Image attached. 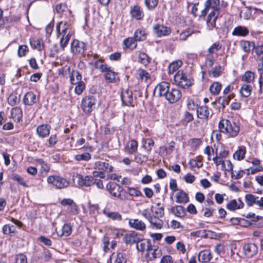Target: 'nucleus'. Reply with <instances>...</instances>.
Masks as SVG:
<instances>
[{"label":"nucleus","mask_w":263,"mask_h":263,"mask_svg":"<svg viewBox=\"0 0 263 263\" xmlns=\"http://www.w3.org/2000/svg\"><path fill=\"white\" fill-rule=\"evenodd\" d=\"M218 127L220 132L228 135L229 137H235L239 132V126L235 123H231L227 119H222L219 123Z\"/></svg>","instance_id":"f257e3e1"},{"label":"nucleus","mask_w":263,"mask_h":263,"mask_svg":"<svg viewBox=\"0 0 263 263\" xmlns=\"http://www.w3.org/2000/svg\"><path fill=\"white\" fill-rule=\"evenodd\" d=\"M106 190L113 196L117 197L121 200H126L128 199L126 192L122 187L115 182H110L106 186Z\"/></svg>","instance_id":"f03ea898"},{"label":"nucleus","mask_w":263,"mask_h":263,"mask_svg":"<svg viewBox=\"0 0 263 263\" xmlns=\"http://www.w3.org/2000/svg\"><path fill=\"white\" fill-rule=\"evenodd\" d=\"M70 82L72 85H77L74 89L75 92L77 95H80L85 89V85L84 82L82 81V76L77 70H72L70 72Z\"/></svg>","instance_id":"7ed1b4c3"},{"label":"nucleus","mask_w":263,"mask_h":263,"mask_svg":"<svg viewBox=\"0 0 263 263\" xmlns=\"http://www.w3.org/2000/svg\"><path fill=\"white\" fill-rule=\"evenodd\" d=\"M174 80L175 84L182 88H187L191 86L194 80L187 76L183 71L179 70L174 76Z\"/></svg>","instance_id":"20e7f679"},{"label":"nucleus","mask_w":263,"mask_h":263,"mask_svg":"<svg viewBox=\"0 0 263 263\" xmlns=\"http://www.w3.org/2000/svg\"><path fill=\"white\" fill-rule=\"evenodd\" d=\"M72 179L74 181H76L78 184L80 186H90L94 184L95 178L91 176H85L76 174L73 175Z\"/></svg>","instance_id":"39448f33"},{"label":"nucleus","mask_w":263,"mask_h":263,"mask_svg":"<svg viewBox=\"0 0 263 263\" xmlns=\"http://www.w3.org/2000/svg\"><path fill=\"white\" fill-rule=\"evenodd\" d=\"M56 32L58 36L73 34L74 33V30L71 25L67 22L63 21H61L57 24Z\"/></svg>","instance_id":"423d86ee"},{"label":"nucleus","mask_w":263,"mask_h":263,"mask_svg":"<svg viewBox=\"0 0 263 263\" xmlns=\"http://www.w3.org/2000/svg\"><path fill=\"white\" fill-rule=\"evenodd\" d=\"M47 182L58 189L66 187L69 184V182L66 179L58 176H49Z\"/></svg>","instance_id":"0eeeda50"},{"label":"nucleus","mask_w":263,"mask_h":263,"mask_svg":"<svg viewBox=\"0 0 263 263\" xmlns=\"http://www.w3.org/2000/svg\"><path fill=\"white\" fill-rule=\"evenodd\" d=\"M220 13L219 7L213 9L208 15L206 24L209 30H213L216 27V21Z\"/></svg>","instance_id":"6e6552de"},{"label":"nucleus","mask_w":263,"mask_h":263,"mask_svg":"<svg viewBox=\"0 0 263 263\" xmlns=\"http://www.w3.org/2000/svg\"><path fill=\"white\" fill-rule=\"evenodd\" d=\"M70 50L74 54H82L86 50V45L83 42L74 40L71 43Z\"/></svg>","instance_id":"1a4fd4ad"},{"label":"nucleus","mask_w":263,"mask_h":263,"mask_svg":"<svg viewBox=\"0 0 263 263\" xmlns=\"http://www.w3.org/2000/svg\"><path fill=\"white\" fill-rule=\"evenodd\" d=\"M96 104L95 99L91 96H87L84 98L82 101V107L86 113L90 112Z\"/></svg>","instance_id":"9d476101"},{"label":"nucleus","mask_w":263,"mask_h":263,"mask_svg":"<svg viewBox=\"0 0 263 263\" xmlns=\"http://www.w3.org/2000/svg\"><path fill=\"white\" fill-rule=\"evenodd\" d=\"M242 250L246 257L251 258L257 253L258 247L254 243H248L244 245Z\"/></svg>","instance_id":"9b49d317"},{"label":"nucleus","mask_w":263,"mask_h":263,"mask_svg":"<svg viewBox=\"0 0 263 263\" xmlns=\"http://www.w3.org/2000/svg\"><path fill=\"white\" fill-rule=\"evenodd\" d=\"M122 103L126 106H134L133 93L129 89H123L121 93Z\"/></svg>","instance_id":"f8f14e48"},{"label":"nucleus","mask_w":263,"mask_h":263,"mask_svg":"<svg viewBox=\"0 0 263 263\" xmlns=\"http://www.w3.org/2000/svg\"><path fill=\"white\" fill-rule=\"evenodd\" d=\"M219 0H207L205 3V8L201 11L200 16L206 15L212 11L213 9H216L219 7Z\"/></svg>","instance_id":"ddd939ff"},{"label":"nucleus","mask_w":263,"mask_h":263,"mask_svg":"<svg viewBox=\"0 0 263 263\" xmlns=\"http://www.w3.org/2000/svg\"><path fill=\"white\" fill-rule=\"evenodd\" d=\"M182 93L180 90L175 88L170 89L165 98L171 103L177 102L181 97Z\"/></svg>","instance_id":"4468645a"},{"label":"nucleus","mask_w":263,"mask_h":263,"mask_svg":"<svg viewBox=\"0 0 263 263\" xmlns=\"http://www.w3.org/2000/svg\"><path fill=\"white\" fill-rule=\"evenodd\" d=\"M153 31L154 33L159 37L168 35L171 32L170 27L159 24H157L153 26Z\"/></svg>","instance_id":"2eb2a0df"},{"label":"nucleus","mask_w":263,"mask_h":263,"mask_svg":"<svg viewBox=\"0 0 263 263\" xmlns=\"http://www.w3.org/2000/svg\"><path fill=\"white\" fill-rule=\"evenodd\" d=\"M95 169L102 170L105 172L110 173L113 171L114 167L110 165L108 161L99 160L94 163Z\"/></svg>","instance_id":"dca6fc26"},{"label":"nucleus","mask_w":263,"mask_h":263,"mask_svg":"<svg viewBox=\"0 0 263 263\" xmlns=\"http://www.w3.org/2000/svg\"><path fill=\"white\" fill-rule=\"evenodd\" d=\"M170 83L166 82H162L155 87L154 92L157 93L159 96L165 97L170 89Z\"/></svg>","instance_id":"f3484780"},{"label":"nucleus","mask_w":263,"mask_h":263,"mask_svg":"<svg viewBox=\"0 0 263 263\" xmlns=\"http://www.w3.org/2000/svg\"><path fill=\"white\" fill-rule=\"evenodd\" d=\"M152 241L151 239H142L138 240L137 242L136 247L137 249L140 252H144L146 251L147 252L152 247Z\"/></svg>","instance_id":"a211bd4d"},{"label":"nucleus","mask_w":263,"mask_h":263,"mask_svg":"<svg viewBox=\"0 0 263 263\" xmlns=\"http://www.w3.org/2000/svg\"><path fill=\"white\" fill-rule=\"evenodd\" d=\"M239 45L241 49L247 54L253 51L255 47V42L248 40H241Z\"/></svg>","instance_id":"6ab92c4d"},{"label":"nucleus","mask_w":263,"mask_h":263,"mask_svg":"<svg viewBox=\"0 0 263 263\" xmlns=\"http://www.w3.org/2000/svg\"><path fill=\"white\" fill-rule=\"evenodd\" d=\"M249 33L248 28L243 26H238L235 27L231 34L233 36L246 37Z\"/></svg>","instance_id":"aec40b11"},{"label":"nucleus","mask_w":263,"mask_h":263,"mask_svg":"<svg viewBox=\"0 0 263 263\" xmlns=\"http://www.w3.org/2000/svg\"><path fill=\"white\" fill-rule=\"evenodd\" d=\"M130 227L136 230L143 231L146 229L144 222L138 219H131L128 221Z\"/></svg>","instance_id":"412c9836"},{"label":"nucleus","mask_w":263,"mask_h":263,"mask_svg":"<svg viewBox=\"0 0 263 263\" xmlns=\"http://www.w3.org/2000/svg\"><path fill=\"white\" fill-rule=\"evenodd\" d=\"M104 73L105 80L108 83H115L118 80V73L114 72L109 67Z\"/></svg>","instance_id":"4be33fe9"},{"label":"nucleus","mask_w":263,"mask_h":263,"mask_svg":"<svg viewBox=\"0 0 263 263\" xmlns=\"http://www.w3.org/2000/svg\"><path fill=\"white\" fill-rule=\"evenodd\" d=\"M110 259V263H126L127 261L126 255L123 252L113 253Z\"/></svg>","instance_id":"5701e85b"},{"label":"nucleus","mask_w":263,"mask_h":263,"mask_svg":"<svg viewBox=\"0 0 263 263\" xmlns=\"http://www.w3.org/2000/svg\"><path fill=\"white\" fill-rule=\"evenodd\" d=\"M56 232L61 237H67L71 234L72 227L70 224H64L61 229H56Z\"/></svg>","instance_id":"b1692460"},{"label":"nucleus","mask_w":263,"mask_h":263,"mask_svg":"<svg viewBox=\"0 0 263 263\" xmlns=\"http://www.w3.org/2000/svg\"><path fill=\"white\" fill-rule=\"evenodd\" d=\"M244 203L240 199H232L230 200L227 205V208L230 211H235L243 208Z\"/></svg>","instance_id":"393cba45"},{"label":"nucleus","mask_w":263,"mask_h":263,"mask_svg":"<svg viewBox=\"0 0 263 263\" xmlns=\"http://www.w3.org/2000/svg\"><path fill=\"white\" fill-rule=\"evenodd\" d=\"M130 13L132 17L136 20H141L144 16V12L142 8L137 5L131 8Z\"/></svg>","instance_id":"a878e982"},{"label":"nucleus","mask_w":263,"mask_h":263,"mask_svg":"<svg viewBox=\"0 0 263 263\" xmlns=\"http://www.w3.org/2000/svg\"><path fill=\"white\" fill-rule=\"evenodd\" d=\"M147 256L149 260H153L161 256V251L158 249V247L152 245L146 253Z\"/></svg>","instance_id":"bb28decb"},{"label":"nucleus","mask_w":263,"mask_h":263,"mask_svg":"<svg viewBox=\"0 0 263 263\" xmlns=\"http://www.w3.org/2000/svg\"><path fill=\"white\" fill-rule=\"evenodd\" d=\"M212 258L211 252L209 250L201 251L198 254V260L203 263L208 262Z\"/></svg>","instance_id":"cd10ccee"},{"label":"nucleus","mask_w":263,"mask_h":263,"mask_svg":"<svg viewBox=\"0 0 263 263\" xmlns=\"http://www.w3.org/2000/svg\"><path fill=\"white\" fill-rule=\"evenodd\" d=\"M197 117L201 119H206L210 115L209 108L206 106H199L197 108Z\"/></svg>","instance_id":"c85d7f7f"},{"label":"nucleus","mask_w":263,"mask_h":263,"mask_svg":"<svg viewBox=\"0 0 263 263\" xmlns=\"http://www.w3.org/2000/svg\"><path fill=\"white\" fill-rule=\"evenodd\" d=\"M138 143L135 140H129L125 147V151L128 154H133L137 151Z\"/></svg>","instance_id":"c756f323"},{"label":"nucleus","mask_w":263,"mask_h":263,"mask_svg":"<svg viewBox=\"0 0 263 263\" xmlns=\"http://www.w3.org/2000/svg\"><path fill=\"white\" fill-rule=\"evenodd\" d=\"M103 213L106 217L113 220L120 221L122 219V216L119 213L110 212L107 208H104L103 210Z\"/></svg>","instance_id":"7c9ffc66"},{"label":"nucleus","mask_w":263,"mask_h":263,"mask_svg":"<svg viewBox=\"0 0 263 263\" xmlns=\"http://www.w3.org/2000/svg\"><path fill=\"white\" fill-rule=\"evenodd\" d=\"M139 239V238L137 234L135 232L125 235L123 238L124 241L126 244L130 245L135 243H137Z\"/></svg>","instance_id":"2f4dec72"},{"label":"nucleus","mask_w":263,"mask_h":263,"mask_svg":"<svg viewBox=\"0 0 263 263\" xmlns=\"http://www.w3.org/2000/svg\"><path fill=\"white\" fill-rule=\"evenodd\" d=\"M50 129V127L49 125L43 124L37 127L36 132L40 137L45 138L49 135Z\"/></svg>","instance_id":"473e14b6"},{"label":"nucleus","mask_w":263,"mask_h":263,"mask_svg":"<svg viewBox=\"0 0 263 263\" xmlns=\"http://www.w3.org/2000/svg\"><path fill=\"white\" fill-rule=\"evenodd\" d=\"M246 148L245 146H238L237 150L233 154V158L238 161L242 160L245 157Z\"/></svg>","instance_id":"72a5a7b5"},{"label":"nucleus","mask_w":263,"mask_h":263,"mask_svg":"<svg viewBox=\"0 0 263 263\" xmlns=\"http://www.w3.org/2000/svg\"><path fill=\"white\" fill-rule=\"evenodd\" d=\"M25 104L32 105L36 102V96L32 92H27L23 99Z\"/></svg>","instance_id":"f704fd0d"},{"label":"nucleus","mask_w":263,"mask_h":263,"mask_svg":"<svg viewBox=\"0 0 263 263\" xmlns=\"http://www.w3.org/2000/svg\"><path fill=\"white\" fill-rule=\"evenodd\" d=\"M137 42L138 41L136 40L134 36V37H128L124 40L123 42V44L125 46L124 48H126L131 50H134L137 46Z\"/></svg>","instance_id":"c9c22d12"},{"label":"nucleus","mask_w":263,"mask_h":263,"mask_svg":"<svg viewBox=\"0 0 263 263\" xmlns=\"http://www.w3.org/2000/svg\"><path fill=\"white\" fill-rule=\"evenodd\" d=\"M149 222L153 226V228L157 229H161L163 224V221L156 216H153L150 218Z\"/></svg>","instance_id":"e433bc0d"},{"label":"nucleus","mask_w":263,"mask_h":263,"mask_svg":"<svg viewBox=\"0 0 263 263\" xmlns=\"http://www.w3.org/2000/svg\"><path fill=\"white\" fill-rule=\"evenodd\" d=\"M252 91V87L249 84H243L240 89V93L243 97L247 98L249 97Z\"/></svg>","instance_id":"4c0bfd02"},{"label":"nucleus","mask_w":263,"mask_h":263,"mask_svg":"<svg viewBox=\"0 0 263 263\" xmlns=\"http://www.w3.org/2000/svg\"><path fill=\"white\" fill-rule=\"evenodd\" d=\"M11 115L14 121L19 122L23 116L22 109L17 107L13 108L11 111Z\"/></svg>","instance_id":"58836bf2"},{"label":"nucleus","mask_w":263,"mask_h":263,"mask_svg":"<svg viewBox=\"0 0 263 263\" xmlns=\"http://www.w3.org/2000/svg\"><path fill=\"white\" fill-rule=\"evenodd\" d=\"M137 78L142 81L146 82L150 78V74L143 69H139L137 71Z\"/></svg>","instance_id":"ea45409f"},{"label":"nucleus","mask_w":263,"mask_h":263,"mask_svg":"<svg viewBox=\"0 0 263 263\" xmlns=\"http://www.w3.org/2000/svg\"><path fill=\"white\" fill-rule=\"evenodd\" d=\"M154 144V141L151 138L143 139L142 140V146L148 153L152 151Z\"/></svg>","instance_id":"a19ab883"},{"label":"nucleus","mask_w":263,"mask_h":263,"mask_svg":"<svg viewBox=\"0 0 263 263\" xmlns=\"http://www.w3.org/2000/svg\"><path fill=\"white\" fill-rule=\"evenodd\" d=\"M146 33L145 31L143 29H138L134 33V36L136 40L138 41H144L146 38Z\"/></svg>","instance_id":"79ce46f5"},{"label":"nucleus","mask_w":263,"mask_h":263,"mask_svg":"<svg viewBox=\"0 0 263 263\" xmlns=\"http://www.w3.org/2000/svg\"><path fill=\"white\" fill-rule=\"evenodd\" d=\"M171 212L176 216L179 217H183L185 215L184 209L181 205H176L171 208Z\"/></svg>","instance_id":"37998d69"},{"label":"nucleus","mask_w":263,"mask_h":263,"mask_svg":"<svg viewBox=\"0 0 263 263\" xmlns=\"http://www.w3.org/2000/svg\"><path fill=\"white\" fill-rule=\"evenodd\" d=\"M221 88L222 85L220 83L218 82H215L211 84L209 90L212 95H217L220 92Z\"/></svg>","instance_id":"c03bdc74"},{"label":"nucleus","mask_w":263,"mask_h":263,"mask_svg":"<svg viewBox=\"0 0 263 263\" xmlns=\"http://www.w3.org/2000/svg\"><path fill=\"white\" fill-rule=\"evenodd\" d=\"M254 79L255 73L251 71H247L242 76L241 80L250 83L253 82Z\"/></svg>","instance_id":"a18cd8bd"},{"label":"nucleus","mask_w":263,"mask_h":263,"mask_svg":"<svg viewBox=\"0 0 263 263\" xmlns=\"http://www.w3.org/2000/svg\"><path fill=\"white\" fill-rule=\"evenodd\" d=\"M138 62L146 66L150 63L151 58L145 53L139 52Z\"/></svg>","instance_id":"49530a36"},{"label":"nucleus","mask_w":263,"mask_h":263,"mask_svg":"<svg viewBox=\"0 0 263 263\" xmlns=\"http://www.w3.org/2000/svg\"><path fill=\"white\" fill-rule=\"evenodd\" d=\"M189 201L187 195L183 191H179L176 195V202L178 203H186Z\"/></svg>","instance_id":"de8ad7c7"},{"label":"nucleus","mask_w":263,"mask_h":263,"mask_svg":"<svg viewBox=\"0 0 263 263\" xmlns=\"http://www.w3.org/2000/svg\"><path fill=\"white\" fill-rule=\"evenodd\" d=\"M182 65V62L181 61H177L172 62L168 66V72L170 73H173L177 70Z\"/></svg>","instance_id":"09e8293b"},{"label":"nucleus","mask_w":263,"mask_h":263,"mask_svg":"<svg viewBox=\"0 0 263 263\" xmlns=\"http://www.w3.org/2000/svg\"><path fill=\"white\" fill-rule=\"evenodd\" d=\"M30 44L33 49H36L38 50H41L43 48V44L40 40L35 38L30 39Z\"/></svg>","instance_id":"8fccbe9b"},{"label":"nucleus","mask_w":263,"mask_h":263,"mask_svg":"<svg viewBox=\"0 0 263 263\" xmlns=\"http://www.w3.org/2000/svg\"><path fill=\"white\" fill-rule=\"evenodd\" d=\"M3 232L4 234L10 235L16 231V227L14 225L6 224L3 227Z\"/></svg>","instance_id":"3c124183"},{"label":"nucleus","mask_w":263,"mask_h":263,"mask_svg":"<svg viewBox=\"0 0 263 263\" xmlns=\"http://www.w3.org/2000/svg\"><path fill=\"white\" fill-rule=\"evenodd\" d=\"M91 159V155L88 153H85L81 154H78L75 156V159L78 161H87Z\"/></svg>","instance_id":"603ef678"},{"label":"nucleus","mask_w":263,"mask_h":263,"mask_svg":"<svg viewBox=\"0 0 263 263\" xmlns=\"http://www.w3.org/2000/svg\"><path fill=\"white\" fill-rule=\"evenodd\" d=\"M221 48V45L218 42H215L208 48V52L210 54L215 53Z\"/></svg>","instance_id":"864d4df0"},{"label":"nucleus","mask_w":263,"mask_h":263,"mask_svg":"<svg viewBox=\"0 0 263 263\" xmlns=\"http://www.w3.org/2000/svg\"><path fill=\"white\" fill-rule=\"evenodd\" d=\"M19 101L20 98L17 97L15 93H11L8 98V102L11 106L15 105Z\"/></svg>","instance_id":"5fc2aeb1"},{"label":"nucleus","mask_w":263,"mask_h":263,"mask_svg":"<svg viewBox=\"0 0 263 263\" xmlns=\"http://www.w3.org/2000/svg\"><path fill=\"white\" fill-rule=\"evenodd\" d=\"M95 66L96 68L99 69L102 72L105 71L108 67L106 64H104L101 60L96 61L95 63Z\"/></svg>","instance_id":"6e6d98bb"},{"label":"nucleus","mask_w":263,"mask_h":263,"mask_svg":"<svg viewBox=\"0 0 263 263\" xmlns=\"http://www.w3.org/2000/svg\"><path fill=\"white\" fill-rule=\"evenodd\" d=\"M73 34H68L66 35H63L60 40V45L63 49L67 46L71 36Z\"/></svg>","instance_id":"4d7b16f0"},{"label":"nucleus","mask_w":263,"mask_h":263,"mask_svg":"<svg viewBox=\"0 0 263 263\" xmlns=\"http://www.w3.org/2000/svg\"><path fill=\"white\" fill-rule=\"evenodd\" d=\"M128 194L131 196L135 197H141L143 196L142 193L140 191L133 187L128 188L127 192H126V194Z\"/></svg>","instance_id":"13d9d810"},{"label":"nucleus","mask_w":263,"mask_h":263,"mask_svg":"<svg viewBox=\"0 0 263 263\" xmlns=\"http://www.w3.org/2000/svg\"><path fill=\"white\" fill-rule=\"evenodd\" d=\"M144 2L147 9L152 10L157 6L158 0H144Z\"/></svg>","instance_id":"bf43d9fd"},{"label":"nucleus","mask_w":263,"mask_h":263,"mask_svg":"<svg viewBox=\"0 0 263 263\" xmlns=\"http://www.w3.org/2000/svg\"><path fill=\"white\" fill-rule=\"evenodd\" d=\"M259 198L255 197V196H254L252 194H247L245 196L246 201L247 204H248L250 206L252 205L255 202V200L256 199H258Z\"/></svg>","instance_id":"052dcab7"},{"label":"nucleus","mask_w":263,"mask_h":263,"mask_svg":"<svg viewBox=\"0 0 263 263\" xmlns=\"http://www.w3.org/2000/svg\"><path fill=\"white\" fill-rule=\"evenodd\" d=\"M12 179L16 181L18 184L23 185L25 187H28V186L24 181V179L19 176L18 175H13L12 177Z\"/></svg>","instance_id":"680f3d73"},{"label":"nucleus","mask_w":263,"mask_h":263,"mask_svg":"<svg viewBox=\"0 0 263 263\" xmlns=\"http://www.w3.org/2000/svg\"><path fill=\"white\" fill-rule=\"evenodd\" d=\"M28 52V48L26 45H21L18 47V55L20 57L25 56Z\"/></svg>","instance_id":"e2e57ef3"},{"label":"nucleus","mask_w":263,"mask_h":263,"mask_svg":"<svg viewBox=\"0 0 263 263\" xmlns=\"http://www.w3.org/2000/svg\"><path fill=\"white\" fill-rule=\"evenodd\" d=\"M262 170H263V168L261 166H256V167H250L247 170L248 171L247 175L254 174L256 173L262 171Z\"/></svg>","instance_id":"0e129e2a"},{"label":"nucleus","mask_w":263,"mask_h":263,"mask_svg":"<svg viewBox=\"0 0 263 263\" xmlns=\"http://www.w3.org/2000/svg\"><path fill=\"white\" fill-rule=\"evenodd\" d=\"M16 263H27V257L23 254H20L15 257Z\"/></svg>","instance_id":"69168bd1"},{"label":"nucleus","mask_w":263,"mask_h":263,"mask_svg":"<svg viewBox=\"0 0 263 263\" xmlns=\"http://www.w3.org/2000/svg\"><path fill=\"white\" fill-rule=\"evenodd\" d=\"M214 77H218L221 74V66H218L213 68L210 73Z\"/></svg>","instance_id":"338daca9"},{"label":"nucleus","mask_w":263,"mask_h":263,"mask_svg":"<svg viewBox=\"0 0 263 263\" xmlns=\"http://www.w3.org/2000/svg\"><path fill=\"white\" fill-rule=\"evenodd\" d=\"M173 261L172 257L167 255L162 257L160 263H173Z\"/></svg>","instance_id":"774afa93"}]
</instances>
